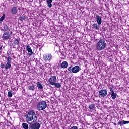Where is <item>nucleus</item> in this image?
Wrapping results in <instances>:
<instances>
[{"label": "nucleus", "instance_id": "f257e3e1", "mask_svg": "<svg viewBox=\"0 0 129 129\" xmlns=\"http://www.w3.org/2000/svg\"><path fill=\"white\" fill-rule=\"evenodd\" d=\"M38 117L36 115L35 112L33 111H29L26 115V119L27 122H30L33 120V122H36Z\"/></svg>", "mask_w": 129, "mask_h": 129}, {"label": "nucleus", "instance_id": "f03ea898", "mask_svg": "<svg viewBox=\"0 0 129 129\" xmlns=\"http://www.w3.org/2000/svg\"><path fill=\"white\" fill-rule=\"evenodd\" d=\"M106 47V42L104 39H100L96 45V51H102Z\"/></svg>", "mask_w": 129, "mask_h": 129}, {"label": "nucleus", "instance_id": "7ed1b4c3", "mask_svg": "<svg viewBox=\"0 0 129 129\" xmlns=\"http://www.w3.org/2000/svg\"><path fill=\"white\" fill-rule=\"evenodd\" d=\"M47 108V102L45 101H42L37 104V109L38 111L44 110Z\"/></svg>", "mask_w": 129, "mask_h": 129}, {"label": "nucleus", "instance_id": "20e7f679", "mask_svg": "<svg viewBox=\"0 0 129 129\" xmlns=\"http://www.w3.org/2000/svg\"><path fill=\"white\" fill-rule=\"evenodd\" d=\"M53 59V56L52 54L48 53L44 54L43 57V60L44 62L46 63H50L51 62V60Z\"/></svg>", "mask_w": 129, "mask_h": 129}, {"label": "nucleus", "instance_id": "39448f33", "mask_svg": "<svg viewBox=\"0 0 129 129\" xmlns=\"http://www.w3.org/2000/svg\"><path fill=\"white\" fill-rule=\"evenodd\" d=\"M29 129H40L41 125L38 122L35 123H29Z\"/></svg>", "mask_w": 129, "mask_h": 129}, {"label": "nucleus", "instance_id": "423d86ee", "mask_svg": "<svg viewBox=\"0 0 129 129\" xmlns=\"http://www.w3.org/2000/svg\"><path fill=\"white\" fill-rule=\"evenodd\" d=\"M107 95V90L105 89H102L99 92V96L100 98L101 97H105Z\"/></svg>", "mask_w": 129, "mask_h": 129}, {"label": "nucleus", "instance_id": "0eeeda50", "mask_svg": "<svg viewBox=\"0 0 129 129\" xmlns=\"http://www.w3.org/2000/svg\"><path fill=\"white\" fill-rule=\"evenodd\" d=\"M57 81V77L55 76H51L48 80V82L50 85H53Z\"/></svg>", "mask_w": 129, "mask_h": 129}, {"label": "nucleus", "instance_id": "6e6552de", "mask_svg": "<svg viewBox=\"0 0 129 129\" xmlns=\"http://www.w3.org/2000/svg\"><path fill=\"white\" fill-rule=\"evenodd\" d=\"M11 38V35L8 32H5L2 36V39L3 40H9Z\"/></svg>", "mask_w": 129, "mask_h": 129}, {"label": "nucleus", "instance_id": "1a4fd4ad", "mask_svg": "<svg viewBox=\"0 0 129 129\" xmlns=\"http://www.w3.org/2000/svg\"><path fill=\"white\" fill-rule=\"evenodd\" d=\"M96 20L98 25H101L102 23V20H101V17L98 15H96Z\"/></svg>", "mask_w": 129, "mask_h": 129}, {"label": "nucleus", "instance_id": "9d476101", "mask_svg": "<svg viewBox=\"0 0 129 129\" xmlns=\"http://www.w3.org/2000/svg\"><path fill=\"white\" fill-rule=\"evenodd\" d=\"M26 50L27 52H28V55L29 56H32V55L34 54V52H33V50H32V48L29 45H27L26 46Z\"/></svg>", "mask_w": 129, "mask_h": 129}, {"label": "nucleus", "instance_id": "9b49d317", "mask_svg": "<svg viewBox=\"0 0 129 129\" xmlns=\"http://www.w3.org/2000/svg\"><path fill=\"white\" fill-rule=\"evenodd\" d=\"M80 70V68H79V66H76L72 68V73H77V72H79Z\"/></svg>", "mask_w": 129, "mask_h": 129}, {"label": "nucleus", "instance_id": "f8f14e48", "mask_svg": "<svg viewBox=\"0 0 129 129\" xmlns=\"http://www.w3.org/2000/svg\"><path fill=\"white\" fill-rule=\"evenodd\" d=\"M129 123V121H120L117 123L118 125H120V126H122L123 125V124H128Z\"/></svg>", "mask_w": 129, "mask_h": 129}, {"label": "nucleus", "instance_id": "ddd939ff", "mask_svg": "<svg viewBox=\"0 0 129 129\" xmlns=\"http://www.w3.org/2000/svg\"><path fill=\"white\" fill-rule=\"evenodd\" d=\"M100 25L97 24V23H94L92 25V29H93V30H99V28H100Z\"/></svg>", "mask_w": 129, "mask_h": 129}, {"label": "nucleus", "instance_id": "4468645a", "mask_svg": "<svg viewBox=\"0 0 129 129\" xmlns=\"http://www.w3.org/2000/svg\"><path fill=\"white\" fill-rule=\"evenodd\" d=\"M11 13L13 15H16L18 13V8L16 7H13L11 9Z\"/></svg>", "mask_w": 129, "mask_h": 129}, {"label": "nucleus", "instance_id": "2eb2a0df", "mask_svg": "<svg viewBox=\"0 0 129 129\" xmlns=\"http://www.w3.org/2000/svg\"><path fill=\"white\" fill-rule=\"evenodd\" d=\"M36 85L38 87V89H39V90H41L43 88V85H42V83H41L40 82H37Z\"/></svg>", "mask_w": 129, "mask_h": 129}, {"label": "nucleus", "instance_id": "dca6fc26", "mask_svg": "<svg viewBox=\"0 0 129 129\" xmlns=\"http://www.w3.org/2000/svg\"><path fill=\"white\" fill-rule=\"evenodd\" d=\"M67 66H68V63L66 61H63L61 65V68H67Z\"/></svg>", "mask_w": 129, "mask_h": 129}, {"label": "nucleus", "instance_id": "f3484780", "mask_svg": "<svg viewBox=\"0 0 129 129\" xmlns=\"http://www.w3.org/2000/svg\"><path fill=\"white\" fill-rule=\"evenodd\" d=\"M13 44L15 45H20V40L15 38L14 41H13Z\"/></svg>", "mask_w": 129, "mask_h": 129}, {"label": "nucleus", "instance_id": "a211bd4d", "mask_svg": "<svg viewBox=\"0 0 129 129\" xmlns=\"http://www.w3.org/2000/svg\"><path fill=\"white\" fill-rule=\"evenodd\" d=\"M11 67H12V65L11 64V63H6V64L5 67V69L6 70H8V69H10Z\"/></svg>", "mask_w": 129, "mask_h": 129}, {"label": "nucleus", "instance_id": "6ab92c4d", "mask_svg": "<svg viewBox=\"0 0 129 129\" xmlns=\"http://www.w3.org/2000/svg\"><path fill=\"white\" fill-rule=\"evenodd\" d=\"M111 97L112 98V99L114 100L115 99V98H116V97H117V94H116V93H112L111 94Z\"/></svg>", "mask_w": 129, "mask_h": 129}, {"label": "nucleus", "instance_id": "aec40b11", "mask_svg": "<svg viewBox=\"0 0 129 129\" xmlns=\"http://www.w3.org/2000/svg\"><path fill=\"white\" fill-rule=\"evenodd\" d=\"M12 62V57L11 56H9L6 59V63H10Z\"/></svg>", "mask_w": 129, "mask_h": 129}, {"label": "nucleus", "instance_id": "412c9836", "mask_svg": "<svg viewBox=\"0 0 129 129\" xmlns=\"http://www.w3.org/2000/svg\"><path fill=\"white\" fill-rule=\"evenodd\" d=\"M52 2H53V0H47V5L49 8L52 7Z\"/></svg>", "mask_w": 129, "mask_h": 129}, {"label": "nucleus", "instance_id": "4be33fe9", "mask_svg": "<svg viewBox=\"0 0 129 129\" xmlns=\"http://www.w3.org/2000/svg\"><path fill=\"white\" fill-rule=\"evenodd\" d=\"M22 126H23V128H24V129L29 128V125H28V124H27L26 123H23Z\"/></svg>", "mask_w": 129, "mask_h": 129}, {"label": "nucleus", "instance_id": "5701e85b", "mask_svg": "<svg viewBox=\"0 0 129 129\" xmlns=\"http://www.w3.org/2000/svg\"><path fill=\"white\" fill-rule=\"evenodd\" d=\"M53 86H55V87H57V88H60L61 87V84L59 83H55Z\"/></svg>", "mask_w": 129, "mask_h": 129}, {"label": "nucleus", "instance_id": "b1692460", "mask_svg": "<svg viewBox=\"0 0 129 129\" xmlns=\"http://www.w3.org/2000/svg\"><path fill=\"white\" fill-rule=\"evenodd\" d=\"M3 26H4L3 31H8V30H9V27H8V25H7V24H4Z\"/></svg>", "mask_w": 129, "mask_h": 129}, {"label": "nucleus", "instance_id": "393cba45", "mask_svg": "<svg viewBox=\"0 0 129 129\" xmlns=\"http://www.w3.org/2000/svg\"><path fill=\"white\" fill-rule=\"evenodd\" d=\"M28 89L29 90H31L32 91H34V90H35V87L33 85L29 86Z\"/></svg>", "mask_w": 129, "mask_h": 129}, {"label": "nucleus", "instance_id": "a878e982", "mask_svg": "<svg viewBox=\"0 0 129 129\" xmlns=\"http://www.w3.org/2000/svg\"><path fill=\"white\" fill-rule=\"evenodd\" d=\"M89 109H94L95 108V105L94 104H91L89 106Z\"/></svg>", "mask_w": 129, "mask_h": 129}, {"label": "nucleus", "instance_id": "bb28decb", "mask_svg": "<svg viewBox=\"0 0 129 129\" xmlns=\"http://www.w3.org/2000/svg\"><path fill=\"white\" fill-rule=\"evenodd\" d=\"M8 97H12L13 96V91L9 90L8 93Z\"/></svg>", "mask_w": 129, "mask_h": 129}, {"label": "nucleus", "instance_id": "cd10ccee", "mask_svg": "<svg viewBox=\"0 0 129 129\" xmlns=\"http://www.w3.org/2000/svg\"><path fill=\"white\" fill-rule=\"evenodd\" d=\"M20 21H25L26 20V17L25 16H20L19 18Z\"/></svg>", "mask_w": 129, "mask_h": 129}, {"label": "nucleus", "instance_id": "c85d7f7f", "mask_svg": "<svg viewBox=\"0 0 129 129\" xmlns=\"http://www.w3.org/2000/svg\"><path fill=\"white\" fill-rule=\"evenodd\" d=\"M6 16L5 15V14H4L2 17L0 18V22H3L4 20H5Z\"/></svg>", "mask_w": 129, "mask_h": 129}, {"label": "nucleus", "instance_id": "c756f323", "mask_svg": "<svg viewBox=\"0 0 129 129\" xmlns=\"http://www.w3.org/2000/svg\"><path fill=\"white\" fill-rule=\"evenodd\" d=\"M109 89L111 93H113L114 92V91H113V87H109Z\"/></svg>", "mask_w": 129, "mask_h": 129}, {"label": "nucleus", "instance_id": "7c9ffc66", "mask_svg": "<svg viewBox=\"0 0 129 129\" xmlns=\"http://www.w3.org/2000/svg\"><path fill=\"white\" fill-rule=\"evenodd\" d=\"M68 70L70 71V73H71V72H72V67H69Z\"/></svg>", "mask_w": 129, "mask_h": 129}, {"label": "nucleus", "instance_id": "2f4dec72", "mask_svg": "<svg viewBox=\"0 0 129 129\" xmlns=\"http://www.w3.org/2000/svg\"><path fill=\"white\" fill-rule=\"evenodd\" d=\"M70 129H78V127L76 126H73L72 127H71Z\"/></svg>", "mask_w": 129, "mask_h": 129}, {"label": "nucleus", "instance_id": "473e14b6", "mask_svg": "<svg viewBox=\"0 0 129 129\" xmlns=\"http://www.w3.org/2000/svg\"><path fill=\"white\" fill-rule=\"evenodd\" d=\"M5 64H4V63H2L1 64V68H2V69H3V68H5Z\"/></svg>", "mask_w": 129, "mask_h": 129}, {"label": "nucleus", "instance_id": "72a5a7b5", "mask_svg": "<svg viewBox=\"0 0 129 129\" xmlns=\"http://www.w3.org/2000/svg\"><path fill=\"white\" fill-rule=\"evenodd\" d=\"M114 125H116V124L115 123H113Z\"/></svg>", "mask_w": 129, "mask_h": 129}, {"label": "nucleus", "instance_id": "f704fd0d", "mask_svg": "<svg viewBox=\"0 0 129 129\" xmlns=\"http://www.w3.org/2000/svg\"><path fill=\"white\" fill-rule=\"evenodd\" d=\"M11 34H12V32H11Z\"/></svg>", "mask_w": 129, "mask_h": 129}]
</instances>
